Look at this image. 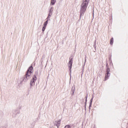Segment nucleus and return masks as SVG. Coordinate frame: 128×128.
<instances>
[{
	"label": "nucleus",
	"instance_id": "obj_1",
	"mask_svg": "<svg viewBox=\"0 0 128 128\" xmlns=\"http://www.w3.org/2000/svg\"><path fill=\"white\" fill-rule=\"evenodd\" d=\"M34 72V68L31 66L26 72V73L24 76L23 77L22 80L20 82V84H22L23 82H26L28 80H30L32 78V74Z\"/></svg>",
	"mask_w": 128,
	"mask_h": 128
},
{
	"label": "nucleus",
	"instance_id": "obj_2",
	"mask_svg": "<svg viewBox=\"0 0 128 128\" xmlns=\"http://www.w3.org/2000/svg\"><path fill=\"white\" fill-rule=\"evenodd\" d=\"M90 2V0H83V2L81 4L80 10V18H82V16L84 14L88 6V3Z\"/></svg>",
	"mask_w": 128,
	"mask_h": 128
},
{
	"label": "nucleus",
	"instance_id": "obj_3",
	"mask_svg": "<svg viewBox=\"0 0 128 128\" xmlns=\"http://www.w3.org/2000/svg\"><path fill=\"white\" fill-rule=\"evenodd\" d=\"M38 80V78H36V75L34 74L33 76L32 79L30 81V88H32V86L36 84V82Z\"/></svg>",
	"mask_w": 128,
	"mask_h": 128
},
{
	"label": "nucleus",
	"instance_id": "obj_4",
	"mask_svg": "<svg viewBox=\"0 0 128 128\" xmlns=\"http://www.w3.org/2000/svg\"><path fill=\"white\" fill-rule=\"evenodd\" d=\"M68 65L70 70V77L72 78V58H70V61L68 62Z\"/></svg>",
	"mask_w": 128,
	"mask_h": 128
},
{
	"label": "nucleus",
	"instance_id": "obj_5",
	"mask_svg": "<svg viewBox=\"0 0 128 128\" xmlns=\"http://www.w3.org/2000/svg\"><path fill=\"white\" fill-rule=\"evenodd\" d=\"M106 74H105V79L104 80H108V78L110 76V69L108 68V69H106Z\"/></svg>",
	"mask_w": 128,
	"mask_h": 128
},
{
	"label": "nucleus",
	"instance_id": "obj_6",
	"mask_svg": "<svg viewBox=\"0 0 128 128\" xmlns=\"http://www.w3.org/2000/svg\"><path fill=\"white\" fill-rule=\"evenodd\" d=\"M18 114H20L19 110H14L13 111V115H12L13 118H16V116Z\"/></svg>",
	"mask_w": 128,
	"mask_h": 128
},
{
	"label": "nucleus",
	"instance_id": "obj_7",
	"mask_svg": "<svg viewBox=\"0 0 128 128\" xmlns=\"http://www.w3.org/2000/svg\"><path fill=\"white\" fill-rule=\"evenodd\" d=\"M76 90V86H72V90H71V92L72 93V96H74V92Z\"/></svg>",
	"mask_w": 128,
	"mask_h": 128
},
{
	"label": "nucleus",
	"instance_id": "obj_8",
	"mask_svg": "<svg viewBox=\"0 0 128 128\" xmlns=\"http://www.w3.org/2000/svg\"><path fill=\"white\" fill-rule=\"evenodd\" d=\"M92 100H94V97H92L90 100V102L88 107L90 110V108H92Z\"/></svg>",
	"mask_w": 128,
	"mask_h": 128
},
{
	"label": "nucleus",
	"instance_id": "obj_9",
	"mask_svg": "<svg viewBox=\"0 0 128 128\" xmlns=\"http://www.w3.org/2000/svg\"><path fill=\"white\" fill-rule=\"evenodd\" d=\"M55 126H57V128H58V126H60V120H58V122H56Z\"/></svg>",
	"mask_w": 128,
	"mask_h": 128
},
{
	"label": "nucleus",
	"instance_id": "obj_10",
	"mask_svg": "<svg viewBox=\"0 0 128 128\" xmlns=\"http://www.w3.org/2000/svg\"><path fill=\"white\" fill-rule=\"evenodd\" d=\"M56 2V0H51L50 1V6H54Z\"/></svg>",
	"mask_w": 128,
	"mask_h": 128
},
{
	"label": "nucleus",
	"instance_id": "obj_11",
	"mask_svg": "<svg viewBox=\"0 0 128 128\" xmlns=\"http://www.w3.org/2000/svg\"><path fill=\"white\" fill-rule=\"evenodd\" d=\"M48 19L44 22V26H45L46 28V26H48Z\"/></svg>",
	"mask_w": 128,
	"mask_h": 128
},
{
	"label": "nucleus",
	"instance_id": "obj_12",
	"mask_svg": "<svg viewBox=\"0 0 128 128\" xmlns=\"http://www.w3.org/2000/svg\"><path fill=\"white\" fill-rule=\"evenodd\" d=\"M54 12V7H51L49 10L50 12Z\"/></svg>",
	"mask_w": 128,
	"mask_h": 128
},
{
	"label": "nucleus",
	"instance_id": "obj_13",
	"mask_svg": "<svg viewBox=\"0 0 128 128\" xmlns=\"http://www.w3.org/2000/svg\"><path fill=\"white\" fill-rule=\"evenodd\" d=\"M114 44V38H112L110 40V44Z\"/></svg>",
	"mask_w": 128,
	"mask_h": 128
},
{
	"label": "nucleus",
	"instance_id": "obj_14",
	"mask_svg": "<svg viewBox=\"0 0 128 128\" xmlns=\"http://www.w3.org/2000/svg\"><path fill=\"white\" fill-rule=\"evenodd\" d=\"M46 27L43 26L42 28V32H44V30H46Z\"/></svg>",
	"mask_w": 128,
	"mask_h": 128
},
{
	"label": "nucleus",
	"instance_id": "obj_15",
	"mask_svg": "<svg viewBox=\"0 0 128 128\" xmlns=\"http://www.w3.org/2000/svg\"><path fill=\"white\" fill-rule=\"evenodd\" d=\"M94 48L96 50V43L95 42L94 44Z\"/></svg>",
	"mask_w": 128,
	"mask_h": 128
},
{
	"label": "nucleus",
	"instance_id": "obj_16",
	"mask_svg": "<svg viewBox=\"0 0 128 128\" xmlns=\"http://www.w3.org/2000/svg\"><path fill=\"white\" fill-rule=\"evenodd\" d=\"M108 68H110V67H108V64H106V70H108Z\"/></svg>",
	"mask_w": 128,
	"mask_h": 128
},
{
	"label": "nucleus",
	"instance_id": "obj_17",
	"mask_svg": "<svg viewBox=\"0 0 128 128\" xmlns=\"http://www.w3.org/2000/svg\"><path fill=\"white\" fill-rule=\"evenodd\" d=\"M48 16H52V12H49Z\"/></svg>",
	"mask_w": 128,
	"mask_h": 128
},
{
	"label": "nucleus",
	"instance_id": "obj_18",
	"mask_svg": "<svg viewBox=\"0 0 128 128\" xmlns=\"http://www.w3.org/2000/svg\"><path fill=\"white\" fill-rule=\"evenodd\" d=\"M86 98V101L85 102H88V94L85 97Z\"/></svg>",
	"mask_w": 128,
	"mask_h": 128
},
{
	"label": "nucleus",
	"instance_id": "obj_19",
	"mask_svg": "<svg viewBox=\"0 0 128 128\" xmlns=\"http://www.w3.org/2000/svg\"><path fill=\"white\" fill-rule=\"evenodd\" d=\"M0 128H6V126H0Z\"/></svg>",
	"mask_w": 128,
	"mask_h": 128
},
{
	"label": "nucleus",
	"instance_id": "obj_20",
	"mask_svg": "<svg viewBox=\"0 0 128 128\" xmlns=\"http://www.w3.org/2000/svg\"><path fill=\"white\" fill-rule=\"evenodd\" d=\"M84 108L86 110V102H85Z\"/></svg>",
	"mask_w": 128,
	"mask_h": 128
},
{
	"label": "nucleus",
	"instance_id": "obj_21",
	"mask_svg": "<svg viewBox=\"0 0 128 128\" xmlns=\"http://www.w3.org/2000/svg\"><path fill=\"white\" fill-rule=\"evenodd\" d=\"M86 56L85 57V58H84V64H86Z\"/></svg>",
	"mask_w": 128,
	"mask_h": 128
},
{
	"label": "nucleus",
	"instance_id": "obj_22",
	"mask_svg": "<svg viewBox=\"0 0 128 128\" xmlns=\"http://www.w3.org/2000/svg\"><path fill=\"white\" fill-rule=\"evenodd\" d=\"M50 18V16H49V15H48V16L47 17L46 20H48Z\"/></svg>",
	"mask_w": 128,
	"mask_h": 128
},
{
	"label": "nucleus",
	"instance_id": "obj_23",
	"mask_svg": "<svg viewBox=\"0 0 128 128\" xmlns=\"http://www.w3.org/2000/svg\"><path fill=\"white\" fill-rule=\"evenodd\" d=\"M44 55H43V56H42V59H44Z\"/></svg>",
	"mask_w": 128,
	"mask_h": 128
},
{
	"label": "nucleus",
	"instance_id": "obj_24",
	"mask_svg": "<svg viewBox=\"0 0 128 128\" xmlns=\"http://www.w3.org/2000/svg\"><path fill=\"white\" fill-rule=\"evenodd\" d=\"M35 74H38V72H36Z\"/></svg>",
	"mask_w": 128,
	"mask_h": 128
},
{
	"label": "nucleus",
	"instance_id": "obj_25",
	"mask_svg": "<svg viewBox=\"0 0 128 128\" xmlns=\"http://www.w3.org/2000/svg\"><path fill=\"white\" fill-rule=\"evenodd\" d=\"M9 128H12V126H10Z\"/></svg>",
	"mask_w": 128,
	"mask_h": 128
},
{
	"label": "nucleus",
	"instance_id": "obj_26",
	"mask_svg": "<svg viewBox=\"0 0 128 128\" xmlns=\"http://www.w3.org/2000/svg\"><path fill=\"white\" fill-rule=\"evenodd\" d=\"M50 128H52V127L50 126Z\"/></svg>",
	"mask_w": 128,
	"mask_h": 128
},
{
	"label": "nucleus",
	"instance_id": "obj_27",
	"mask_svg": "<svg viewBox=\"0 0 128 128\" xmlns=\"http://www.w3.org/2000/svg\"><path fill=\"white\" fill-rule=\"evenodd\" d=\"M127 128H128V126L127 127Z\"/></svg>",
	"mask_w": 128,
	"mask_h": 128
}]
</instances>
